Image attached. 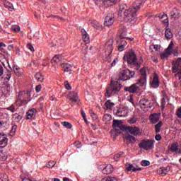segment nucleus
I'll return each mask as SVG.
<instances>
[{
	"mask_svg": "<svg viewBox=\"0 0 181 181\" xmlns=\"http://www.w3.org/2000/svg\"><path fill=\"white\" fill-rule=\"evenodd\" d=\"M144 4V0H135L132 7L127 4L119 6L118 17L121 18V21H127V22H134L136 19V12L141 9Z\"/></svg>",
	"mask_w": 181,
	"mask_h": 181,
	"instance_id": "1",
	"label": "nucleus"
},
{
	"mask_svg": "<svg viewBox=\"0 0 181 181\" xmlns=\"http://www.w3.org/2000/svg\"><path fill=\"white\" fill-rule=\"evenodd\" d=\"M124 60H127L128 64L132 66V67H134L135 70H139L141 67L139 64H138V61L136 59V55L134 52H129L123 57Z\"/></svg>",
	"mask_w": 181,
	"mask_h": 181,
	"instance_id": "2",
	"label": "nucleus"
},
{
	"mask_svg": "<svg viewBox=\"0 0 181 181\" xmlns=\"http://www.w3.org/2000/svg\"><path fill=\"white\" fill-rule=\"evenodd\" d=\"M121 90V84L118 82H111L110 86H109L106 90L105 97L109 98L110 95L118 93Z\"/></svg>",
	"mask_w": 181,
	"mask_h": 181,
	"instance_id": "3",
	"label": "nucleus"
},
{
	"mask_svg": "<svg viewBox=\"0 0 181 181\" xmlns=\"http://www.w3.org/2000/svg\"><path fill=\"white\" fill-rule=\"evenodd\" d=\"M154 146L155 140L153 139H143L139 144L140 149H144V151H151V149H153Z\"/></svg>",
	"mask_w": 181,
	"mask_h": 181,
	"instance_id": "4",
	"label": "nucleus"
},
{
	"mask_svg": "<svg viewBox=\"0 0 181 181\" xmlns=\"http://www.w3.org/2000/svg\"><path fill=\"white\" fill-rule=\"evenodd\" d=\"M152 101L146 98H142L139 101V107H140L141 110L143 111H149L151 108H152Z\"/></svg>",
	"mask_w": 181,
	"mask_h": 181,
	"instance_id": "5",
	"label": "nucleus"
},
{
	"mask_svg": "<svg viewBox=\"0 0 181 181\" xmlns=\"http://www.w3.org/2000/svg\"><path fill=\"white\" fill-rule=\"evenodd\" d=\"M18 101L21 105H26L30 101V93L28 91H21L18 93Z\"/></svg>",
	"mask_w": 181,
	"mask_h": 181,
	"instance_id": "6",
	"label": "nucleus"
},
{
	"mask_svg": "<svg viewBox=\"0 0 181 181\" xmlns=\"http://www.w3.org/2000/svg\"><path fill=\"white\" fill-rule=\"evenodd\" d=\"M112 45H114V40L112 39H110L105 43V56H107V59H111V53H112V50H114Z\"/></svg>",
	"mask_w": 181,
	"mask_h": 181,
	"instance_id": "7",
	"label": "nucleus"
},
{
	"mask_svg": "<svg viewBox=\"0 0 181 181\" xmlns=\"http://www.w3.org/2000/svg\"><path fill=\"white\" fill-rule=\"evenodd\" d=\"M124 129L127 132V134H130L134 136H139V135L142 134V132H141V129H139V127H138L129 126V127H126Z\"/></svg>",
	"mask_w": 181,
	"mask_h": 181,
	"instance_id": "8",
	"label": "nucleus"
},
{
	"mask_svg": "<svg viewBox=\"0 0 181 181\" xmlns=\"http://www.w3.org/2000/svg\"><path fill=\"white\" fill-rule=\"evenodd\" d=\"M172 52H173V42H170L165 52L160 54V59L163 60L168 59L172 54Z\"/></svg>",
	"mask_w": 181,
	"mask_h": 181,
	"instance_id": "9",
	"label": "nucleus"
},
{
	"mask_svg": "<svg viewBox=\"0 0 181 181\" xmlns=\"http://www.w3.org/2000/svg\"><path fill=\"white\" fill-rule=\"evenodd\" d=\"M113 128H114L115 132L117 135H118V134H121V132L124 129V127L122 126V121L114 120L113 121Z\"/></svg>",
	"mask_w": 181,
	"mask_h": 181,
	"instance_id": "10",
	"label": "nucleus"
},
{
	"mask_svg": "<svg viewBox=\"0 0 181 181\" xmlns=\"http://www.w3.org/2000/svg\"><path fill=\"white\" fill-rule=\"evenodd\" d=\"M95 5H100V2L104 4L105 6H112V5L115 4L117 1L121 0H93Z\"/></svg>",
	"mask_w": 181,
	"mask_h": 181,
	"instance_id": "11",
	"label": "nucleus"
},
{
	"mask_svg": "<svg viewBox=\"0 0 181 181\" xmlns=\"http://www.w3.org/2000/svg\"><path fill=\"white\" fill-rule=\"evenodd\" d=\"M128 107H120L117 110L115 114L117 117H127L128 115Z\"/></svg>",
	"mask_w": 181,
	"mask_h": 181,
	"instance_id": "12",
	"label": "nucleus"
},
{
	"mask_svg": "<svg viewBox=\"0 0 181 181\" xmlns=\"http://www.w3.org/2000/svg\"><path fill=\"white\" fill-rule=\"evenodd\" d=\"M114 18H115L114 13H108L105 19L104 24L105 25V26H111V25L114 23V21H115Z\"/></svg>",
	"mask_w": 181,
	"mask_h": 181,
	"instance_id": "13",
	"label": "nucleus"
},
{
	"mask_svg": "<svg viewBox=\"0 0 181 181\" xmlns=\"http://www.w3.org/2000/svg\"><path fill=\"white\" fill-rule=\"evenodd\" d=\"M159 77L155 74L153 79L150 81V87L151 88H158L159 87Z\"/></svg>",
	"mask_w": 181,
	"mask_h": 181,
	"instance_id": "14",
	"label": "nucleus"
},
{
	"mask_svg": "<svg viewBox=\"0 0 181 181\" xmlns=\"http://www.w3.org/2000/svg\"><path fill=\"white\" fill-rule=\"evenodd\" d=\"M71 103H78V95L76 92L71 91L67 96Z\"/></svg>",
	"mask_w": 181,
	"mask_h": 181,
	"instance_id": "15",
	"label": "nucleus"
},
{
	"mask_svg": "<svg viewBox=\"0 0 181 181\" xmlns=\"http://www.w3.org/2000/svg\"><path fill=\"white\" fill-rule=\"evenodd\" d=\"M8 145V137L5 134H0V148H5Z\"/></svg>",
	"mask_w": 181,
	"mask_h": 181,
	"instance_id": "16",
	"label": "nucleus"
},
{
	"mask_svg": "<svg viewBox=\"0 0 181 181\" xmlns=\"http://www.w3.org/2000/svg\"><path fill=\"white\" fill-rule=\"evenodd\" d=\"M170 15L173 19H177V18L180 16V11H179L176 7H174L171 9Z\"/></svg>",
	"mask_w": 181,
	"mask_h": 181,
	"instance_id": "17",
	"label": "nucleus"
},
{
	"mask_svg": "<svg viewBox=\"0 0 181 181\" xmlns=\"http://www.w3.org/2000/svg\"><path fill=\"white\" fill-rule=\"evenodd\" d=\"M76 68L74 66L70 64H64V73H68V74H71V72L74 71Z\"/></svg>",
	"mask_w": 181,
	"mask_h": 181,
	"instance_id": "18",
	"label": "nucleus"
},
{
	"mask_svg": "<svg viewBox=\"0 0 181 181\" xmlns=\"http://www.w3.org/2000/svg\"><path fill=\"white\" fill-rule=\"evenodd\" d=\"M181 66V58H178L175 62H173V73H177L178 68Z\"/></svg>",
	"mask_w": 181,
	"mask_h": 181,
	"instance_id": "19",
	"label": "nucleus"
},
{
	"mask_svg": "<svg viewBox=\"0 0 181 181\" xmlns=\"http://www.w3.org/2000/svg\"><path fill=\"white\" fill-rule=\"evenodd\" d=\"M159 119H160V114L154 113L150 116V122L151 124H156L159 122Z\"/></svg>",
	"mask_w": 181,
	"mask_h": 181,
	"instance_id": "20",
	"label": "nucleus"
},
{
	"mask_svg": "<svg viewBox=\"0 0 181 181\" xmlns=\"http://www.w3.org/2000/svg\"><path fill=\"white\" fill-rule=\"evenodd\" d=\"M119 79L122 80L123 81H127V80H129V77L128 76V71L123 70L119 73Z\"/></svg>",
	"mask_w": 181,
	"mask_h": 181,
	"instance_id": "21",
	"label": "nucleus"
},
{
	"mask_svg": "<svg viewBox=\"0 0 181 181\" xmlns=\"http://www.w3.org/2000/svg\"><path fill=\"white\" fill-rule=\"evenodd\" d=\"M114 172V167L111 165V164L107 165L103 169V173L105 175H110Z\"/></svg>",
	"mask_w": 181,
	"mask_h": 181,
	"instance_id": "22",
	"label": "nucleus"
},
{
	"mask_svg": "<svg viewBox=\"0 0 181 181\" xmlns=\"http://www.w3.org/2000/svg\"><path fill=\"white\" fill-rule=\"evenodd\" d=\"M37 112V110H36L35 108L30 109L27 112V115H26L27 119H32V118H35V115Z\"/></svg>",
	"mask_w": 181,
	"mask_h": 181,
	"instance_id": "23",
	"label": "nucleus"
},
{
	"mask_svg": "<svg viewBox=\"0 0 181 181\" xmlns=\"http://www.w3.org/2000/svg\"><path fill=\"white\" fill-rule=\"evenodd\" d=\"M13 71L17 77H22L23 76V70L16 65L13 66Z\"/></svg>",
	"mask_w": 181,
	"mask_h": 181,
	"instance_id": "24",
	"label": "nucleus"
},
{
	"mask_svg": "<svg viewBox=\"0 0 181 181\" xmlns=\"http://www.w3.org/2000/svg\"><path fill=\"white\" fill-rule=\"evenodd\" d=\"M64 60L63 56L59 54L55 55L51 60L52 64H59L60 62Z\"/></svg>",
	"mask_w": 181,
	"mask_h": 181,
	"instance_id": "25",
	"label": "nucleus"
},
{
	"mask_svg": "<svg viewBox=\"0 0 181 181\" xmlns=\"http://www.w3.org/2000/svg\"><path fill=\"white\" fill-rule=\"evenodd\" d=\"M168 150L170 152H173V153H175V152H177V151H179V144L177 142L172 144L169 146Z\"/></svg>",
	"mask_w": 181,
	"mask_h": 181,
	"instance_id": "26",
	"label": "nucleus"
},
{
	"mask_svg": "<svg viewBox=\"0 0 181 181\" xmlns=\"http://www.w3.org/2000/svg\"><path fill=\"white\" fill-rule=\"evenodd\" d=\"M126 170H127V172H131V170H132V172H136L138 170H142V168L139 167H134L132 164H127Z\"/></svg>",
	"mask_w": 181,
	"mask_h": 181,
	"instance_id": "27",
	"label": "nucleus"
},
{
	"mask_svg": "<svg viewBox=\"0 0 181 181\" xmlns=\"http://www.w3.org/2000/svg\"><path fill=\"white\" fill-rule=\"evenodd\" d=\"M81 32L82 34V39L83 42H86L87 43H88V42H90V35H88L87 31H86V30L84 29H81Z\"/></svg>",
	"mask_w": 181,
	"mask_h": 181,
	"instance_id": "28",
	"label": "nucleus"
},
{
	"mask_svg": "<svg viewBox=\"0 0 181 181\" xmlns=\"http://www.w3.org/2000/svg\"><path fill=\"white\" fill-rule=\"evenodd\" d=\"M137 84L141 87H146V76H142L138 79Z\"/></svg>",
	"mask_w": 181,
	"mask_h": 181,
	"instance_id": "29",
	"label": "nucleus"
},
{
	"mask_svg": "<svg viewBox=\"0 0 181 181\" xmlns=\"http://www.w3.org/2000/svg\"><path fill=\"white\" fill-rule=\"evenodd\" d=\"M3 2H4V5L5 8L8 9V11H11L12 12V11H13V9H15L13 8V4H12V3H11L6 0H4Z\"/></svg>",
	"mask_w": 181,
	"mask_h": 181,
	"instance_id": "30",
	"label": "nucleus"
},
{
	"mask_svg": "<svg viewBox=\"0 0 181 181\" xmlns=\"http://www.w3.org/2000/svg\"><path fill=\"white\" fill-rule=\"evenodd\" d=\"M119 42L120 45L118 46V50L119 52H124V49L127 45V41L125 40H122ZM119 42L117 41V43H119Z\"/></svg>",
	"mask_w": 181,
	"mask_h": 181,
	"instance_id": "31",
	"label": "nucleus"
},
{
	"mask_svg": "<svg viewBox=\"0 0 181 181\" xmlns=\"http://www.w3.org/2000/svg\"><path fill=\"white\" fill-rule=\"evenodd\" d=\"M49 47H51L52 50L54 51L59 47V42H57V40H53L50 44Z\"/></svg>",
	"mask_w": 181,
	"mask_h": 181,
	"instance_id": "32",
	"label": "nucleus"
},
{
	"mask_svg": "<svg viewBox=\"0 0 181 181\" xmlns=\"http://www.w3.org/2000/svg\"><path fill=\"white\" fill-rule=\"evenodd\" d=\"M125 90L126 91H129V93H135L138 90V86L136 84H133L129 87H127Z\"/></svg>",
	"mask_w": 181,
	"mask_h": 181,
	"instance_id": "33",
	"label": "nucleus"
},
{
	"mask_svg": "<svg viewBox=\"0 0 181 181\" xmlns=\"http://www.w3.org/2000/svg\"><path fill=\"white\" fill-rule=\"evenodd\" d=\"M127 29H124L120 33V39H129V40H134V38L127 37Z\"/></svg>",
	"mask_w": 181,
	"mask_h": 181,
	"instance_id": "34",
	"label": "nucleus"
},
{
	"mask_svg": "<svg viewBox=\"0 0 181 181\" xmlns=\"http://www.w3.org/2000/svg\"><path fill=\"white\" fill-rule=\"evenodd\" d=\"M165 37L167 39H172L173 37V34L170 30V28H166L165 30Z\"/></svg>",
	"mask_w": 181,
	"mask_h": 181,
	"instance_id": "35",
	"label": "nucleus"
},
{
	"mask_svg": "<svg viewBox=\"0 0 181 181\" xmlns=\"http://www.w3.org/2000/svg\"><path fill=\"white\" fill-rule=\"evenodd\" d=\"M125 140L128 144H131V142H135V136H131L130 134L126 136Z\"/></svg>",
	"mask_w": 181,
	"mask_h": 181,
	"instance_id": "36",
	"label": "nucleus"
},
{
	"mask_svg": "<svg viewBox=\"0 0 181 181\" xmlns=\"http://www.w3.org/2000/svg\"><path fill=\"white\" fill-rule=\"evenodd\" d=\"M166 100H168V95H166L165 94H164L163 95V98L161 99V107H162V110L165 109V105H166Z\"/></svg>",
	"mask_w": 181,
	"mask_h": 181,
	"instance_id": "37",
	"label": "nucleus"
},
{
	"mask_svg": "<svg viewBox=\"0 0 181 181\" xmlns=\"http://www.w3.org/2000/svg\"><path fill=\"white\" fill-rule=\"evenodd\" d=\"M105 105L107 110H111L114 107V103L111 102V100H108L105 103Z\"/></svg>",
	"mask_w": 181,
	"mask_h": 181,
	"instance_id": "38",
	"label": "nucleus"
},
{
	"mask_svg": "<svg viewBox=\"0 0 181 181\" xmlns=\"http://www.w3.org/2000/svg\"><path fill=\"white\" fill-rule=\"evenodd\" d=\"M158 173L159 175H161V176H165L166 175V173H168V170L165 168H160L158 170Z\"/></svg>",
	"mask_w": 181,
	"mask_h": 181,
	"instance_id": "39",
	"label": "nucleus"
},
{
	"mask_svg": "<svg viewBox=\"0 0 181 181\" xmlns=\"http://www.w3.org/2000/svg\"><path fill=\"white\" fill-rule=\"evenodd\" d=\"M112 117L111 115L110 114H105L103 116V121H105V122H106L107 124H108V122H110V121H111Z\"/></svg>",
	"mask_w": 181,
	"mask_h": 181,
	"instance_id": "40",
	"label": "nucleus"
},
{
	"mask_svg": "<svg viewBox=\"0 0 181 181\" xmlns=\"http://www.w3.org/2000/svg\"><path fill=\"white\" fill-rule=\"evenodd\" d=\"M35 79L37 80V81H40V83H42V81H43V80H44V78H43V76L42 75V74L37 73L35 74Z\"/></svg>",
	"mask_w": 181,
	"mask_h": 181,
	"instance_id": "41",
	"label": "nucleus"
},
{
	"mask_svg": "<svg viewBox=\"0 0 181 181\" xmlns=\"http://www.w3.org/2000/svg\"><path fill=\"white\" fill-rule=\"evenodd\" d=\"M13 118L16 122H19V121L22 119V116L19 114L16 113L13 115Z\"/></svg>",
	"mask_w": 181,
	"mask_h": 181,
	"instance_id": "42",
	"label": "nucleus"
},
{
	"mask_svg": "<svg viewBox=\"0 0 181 181\" xmlns=\"http://www.w3.org/2000/svg\"><path fill=\"white\" fill-rule=\"evenodd\" d=\"M62 125H63V127H64L65 128H68V129H71V128L73 127L71 123L69 122H62Z\"/></svg>",
	"mask_w": 181,
	"mask_h": 181,
	"instance_id": "43",
	"label": "nucleus"
},
{
	"mask_svg": "<svg viewBox=\"0 0 181 181\" xmlns=\"http://www.w3.org/2000/svg\"><path fill=\"white\" fill-rule=\"evenodd\" d=\"M162 125H163V122H162V121H160L157 124H156V132H160Z\"/></svg>",
	"mask_w": 181,
	"mask_h": 181,
	"instance_id": "44",
	"label": "nucleus"
},
{
	"mask_svg": "<svg viewBox=\"0 0 181 181\" xmlns=\"http://www.w3.org/2000/svg\"><path fill=\"white\" fill-rule=\"evenodd\" d=\"M148 70L146 68H141L140 69V74L142 77H146V74L148 73Z\"/></svg>",
	"mask_w": 181,
	"mask_h": 181,
	"instance_id": "45",
	"label": "nucleus"
},
{
	"mask_svg": "<svg viewBox=\"0 0 181 181\" xmlns=\"http://www.w3.org/2000/svg\"><path fill=\"white\" fill-rule=\"evenodd\" d=\"M101 181H118V180H117V178L115 177H104Z\"/></svg>",
	"mask_w": 181,
	"mask_h": 181,
	"instance_id": "46",
	"label": "nucleus"
},
{
	"mask_svg": "<svg viewBox=\"0 0 181 181\" xmlns=\"http://www.w3.org/2000/svg\"><path fill=\"white\" fill-rule=\"evenodd\" d=\"M0 179H1V181H8V180H9V179L8 177V175L4 174V173L0 174Z\"/></svg>",
	"mask_w": 181,
	"mask_h": 181,
	"instance_id": "47",
	"label": "nucleus"
},
{
	"mask_svg": "<svg viewBox=\"0 0 181 181\" xmlns=\"http://www.w3.org/2000/svg\"><path fill=\"white\" fill-rule=\"evenodd\" d=\"M91 25L95 28V29H100V23L97 22V21H92L91 23Z\"/></svg>",
	"mask_w": 181,
	"mask_h": 181,
	"instance_id": "48",
	"label": "nucleus"
},
{
	"mask_svg": "<svg viewBox=\"0 0 181 181\" xmlns=\"http://www.w3.org/2000/svg\"><path fill=\"white\" fill-rule=\"evenodd\" d=\"M11 30L13 32H21V27L18 25H14L11 26Z\"/></svg>",
	"mask_w": 181,
	"mask_h": 181,
	"instance_id": "49",
	"label": "nucleus"
},
{
	"mask_svg": "<svg viewBox=\"0 0 181 181\" xmlns=\"http://www.w3.org/2000/svg\"><path fill=\"white\" fill-rule=\"evenodd\" d=\"M127 74L129 80V78H132L135 76V71L127 69Z\"/></svg>",
	"mask_w": 181,
	"mask_h": 181,
	"instance_id": "50",
	"label": "nucleus"
},
{
	"mask_svg": "<svg viewBox=\"0 0 181 181\" xmlns=\"http://www.w3.org/2000/svg\"><path fill=\"white\" fill-rule=\"evenodd\" d=\"M6 110L11 111V112H15V111H16V107H15V105H11L8 107H7Z\"/></svg>",
	"mask_w": 181,
	"mask_h": 181,
	"instance_id": "51",
	"label": "nucleus"
},
{
	"mask_svg": "<svg viewBox=\"0 0 181 181\" xmlns=\"http://www.w3.org/2000/svg\"><path fill=\"white\" fill-rule=\"evenodd\" d=\"M150 49L152 50V49H154L155 50L158 51L159 49H160V45H150Z\"/></svg>",
	"mask_w": 181,
	"mask_h": 181,
	"instance_id": "52",
	"label": "nucleus"
},
{
	"mask_svg": "<svg viewBox=\"0 0 181 181\" xmlns=\"http://www.w3.org/2000/svg\"><path fill=\"white\" fill-rule=\"evenodd\" d=\"M175 77H178L179 80H181V66L178 68Z\"/></svg>",
	"mask_w": 181,
	"mask_h": 181,
	"instance_id": "53",
	"label": "nucleus"
},
{
	"mask_svg": "<svg viewBox=\"0 0 181 181\" xmlns=\"http://www.w3.org/2000/svg\"><path fill=\"white\" fill-rule=\"evenodd\" d=\"M149 165H151V162H149V160H141V165L145 167V166H149Z\"/></svg>",
	"mask_w": 181,
	"mask_h": 181,
	"instance_id": "54",
	"label": "nucleus"
},
{
	"mask_svg": "<svg viewBox=\"0 0 181 181\" xmlns=\"http://www.w3.org/2000/svg\"><path fill=\"white\" fill-rule=\"evenodd\" d=\"M11 77H12V74H11V72H8L6 76H4V78L5 81H9V80H11Z\"/></svg>",
	"mask_w": 181,
	"mask_h": 181,
	"instance_id": "55",
	"label": "nucleus"
},
{
	"mask_svg": "<svg viewBox=\"0 0 181 181\" xmlns=\"http://www.w3.org/2000/svg\"><path fill=\"white\" fill-rule=\"evenodd\" d=\"M64 86L66 90H71V85H70L69 81H66L64 82Z\"/></svg>",
	"mask_w": 181,
	"mask_h": 181,
	"instance_id": "56",
	"label": "nucleus"
},
{
	"mask_svg": "<svg viewBox=\"0 0 181 181\" xmlns=\"http://www.w3.org/2000/svg\"><path fill=\"white\" fill-rule=\"evenodd\" d=\"M136 121H138V119L136 118V117H133L129 120V124H135Z\"/></svg>",
	"mask_w": 181,
	"mask_h": 181,
	"instance_id": "57",
	"label": "nucleus"
},
{
	"mask_svg": "<svg viewBox=\"0 0 181 181\" xmlns=\"http://www.w3.org/2000/svg\"><path fill=\"white\" fill-rule=\"evenodd\" d=\"M161 18L164 19V21H163L164 23H168L169 22V21L168 20V15L164 14L162 16Z\"/></svg>",
	"mask_w": 181,
	"mask_h": 181,
	"instance_id": "58",
	"label": "nucleus"
},
{
	"mask_svg": "<svg viewBox=\"0 0 181 181\" xmlns=\"http://www.w3.org/2000/svg\"><path fill=\"white\" fill-rule=\"evenodd\" d=\"M54 165H56V163H54V161H49L47 165V167L48 168H54Z\"/></svg>",
	"mask_w": 181,
	"mask_h": 181,
	"instance_id": "59",
	"label": "nucleus"
},
{
	"mask_svg": "<svg viewBox=\"0 0 181 181\" xmlns=\"http://www.w3.org/2000/svg\"><path fill=\"white\" fill-rule=\"evenodd\" d=\"M27 47L29 50H30V52H35V48L33 47L32 44H28Z\"/></svg>",
	"mask_w": 181,
	"mask_h": 181,
	"instance_id": "60",
	"label": "nucleus"
},
{
	"mask_svg": "<svg viewBox=\"0 0 181 181\" xmlns=\"http://www.w3.org/2000/svg\"><path fill=\"white\" fill-rule=\"evenodd\" d=\"M122 153H117L114 156V159L115 160H118V159H119V158H121V155H122Z\"/></svg>",
	"mask_w": 181,
	"mask_h": 181,
	"instance_id": "61",
	"label": "nucleus"
},
{
	"mask_svg": "<svg viewBox=\"0 0 181 181\" xmlns=\"http://www.w3.org/2000/svg\"><path fill=\"white\" fill-rule=\"evenodd\" d=\"M81 115H82L85 122H87V116L86 115V112H84V110L81 111Z\"/></svg>",
	"mask_w": 181,
	"mask_h": 181,
	"instance_id": "62",
	"label": "nucleus"
},
{
	"mask_svg": "<svg viewBox=\"0 0 181 181\" xmlns=\"http://www.w3.org/2000/svg\"><path fill=\"white\" fill-rule=\"evenodd\" d=\"M40 90H42V85H37L36 87H35V91L37 93H39L40 91Z\"/></svg>",
	"mask_w": 181,
	"mask_h": 181,
	"instance_id": "63",
	"label": "nucleus"
},
{
	"mask_svg": "<svg viewBox=\"0 0 181 181\" xmlns=\"http://www.w3.org/2000/svg\"><path fill=\"white\" fill-rule=\"evenodd\" d=\"M177 117L181 118V107L177 111Z\"/></svg>",
	"mask_w": 181,
	"mask_h": 181,
	"instance_id": "64",
	"label": "nucleus"
}]
</instances>
